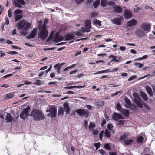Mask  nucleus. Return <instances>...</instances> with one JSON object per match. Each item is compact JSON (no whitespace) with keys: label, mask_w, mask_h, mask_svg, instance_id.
Here are the masks:
<instances>
[{"label":"nucleus","mask_w":155,"mask_h":155,"mask_svg":"<svg viewBox=\"0 0 155 155\" xmlns=\"http://www.w3.org/2000/svg\"><path fill=\"white\" fill-rule=\"evenodd\" d=\"M30 109V107L28 106L26 108L23 109V112L27 114V115L28 114V110Z\"/></svg>","instance_id":"a19ab883"},{"label":"nucleus","mask_w":155,"mask_h":155,"mask_svg":"<svg viewBox=\"0 0 155 155\" xmlns=\"http://www.w3.org/2000/svg\"><path fill=\"white\" fill-rule=\"evenodd\" d=\"M14 92L8 93L6 94L5 96V97L7 99L11 98L15 96Z\"/></svg>","instance_id":"5701e85b"},{"label":"nucleus","mask_w":155,"mask_h":155,"mask_svg":"<svg viewBox=\"0 0 155 155\" xmlns=\"http://www.w3.org/2000/svg\"><path fill=\"white\" fill-rule=\"evenodd\" d=\"M113 127H114V126L112 124H108L107 125V129L110 131H112V128Z\"/></svg>","instance_id":"603ef678"},{"label":"nucleus","mask_w":155,"mask_h":155,"mask_svg":"<svg viewBox=\"0 0 155 155\" xmlns=\"http://www.w3.org/2000/svg\"><path fill=\"white\" fill-rule=\"evenodd\" d=\"M99 152L101 154L104 155L105 154V151L102 149H101L99 150Z\"/></svg>","instance_id":"774afa93"},{"label":"nucleus","mask_w":155,"mask_h":155,"mask_svg":"<svg viewBox=\"0 0 155 155\" xmlns=\"http://www.w3.org/2000/svg\"><path fill=\"white\" fill-rule=\"evenodd\" d=\"M13 75L12 74H10L4 76L2 78H6Z\"/></svg>","instance_id":"0e129e2a"},{"label":"nucleus","mask_w":155,"mask_h":155,"mask_svg":"<svg viewBox=\"0 0 155 155\" xmlns=\"http://www.w3.org/2000/svg\"><path fill=\"white\" fill-rule=\"evenodd\" d=\"M22 12V11L20 9H17L13 12V13L15 15H17L19 14H21Z\"/></svg>","instance_id":"58836bf2"},{"label":"nucleus","mask_w":155,"mask_h":155,"mask_svg":"<svg viewBox=\"0 0 155 155\" xmlns=\"http://www.w3.org/2000/svg\"><path fill=\"white\" fill-rule=\"evenodd\" d=\"M106 123V121L105 119H104L101 124V126L102 127L104 126Z\"/></svg>","instance_id":"69168bd1"},{"label":"nucleus","mask_w":155,"mask_h":155,"mask_svg":"<svg viewBox=\"0 0 155 155\" xmlns=\"http://www.w3.org/2000/svg\"><path fill=\"white\" fill-rule=\"evenodd\" d=\"M85 24L88 27H90L91 26V21H90L87 20L85 22Z\"/></svg>","instance_id":"3c124183"},{"label":"nucleus","mask_w":155,"mask_h":155,"mask_svg":"<svg viewBox=\"0 0 155 155\" xmlns=\"http://www.w3.org/2000/svg\"><path fill=\"white\" fill-rule=\"evenodd\" d=\"M124 118L122 115L116 112H115L112 116V119L115 121H117L118 119H123Z\"/></svg>","instance_id":"0eeeda50"},{"label":"nucleus","mask_w":155,"mask_h":155,"mask_svg":"<svg viewBox=\"0 0 155 155\" xmlns=\"http://www.w3.org/2000/svg\"><path fill=\"white\" fill-rule=\"evenodd\" d=\"M5 118L7 120L6 122H11L12 121L11 114L9 113H7Z\"/></svg>","instance_id":"6ab92c4d"},{"label":"nucleus","mask_w":155,"mask_h":155,"mask_svg":"<svg viewBox=\"0 0 155 155\" xmlns=\"http://www.w3.org/2000/svg\"><path fill=\"white\" fill-rule=\"evenodd\" d=\"M144 140V138L142 136H140L137 140V142L138 143H141Z\"/></svg>","instance_id":"2f4dec72"},{"label":"nucleus","mask_w":155,"mask_h":155,"mask_svg":"<svg viewBox=\"0 0 155 155\" xmlns=\"http://www.w3.org/2000/svg\"><path fill=\"white\" fill-rule=\"evenodd\" d=\"M28 115L22 111L21 113L20 114V117L23 119H24L26 117V116H27Z\"/></svg>","instance_id":"37998d69"},{"label":"nucleus","mask_w":155,"mask_h":155,"mask_svg":"<svg viewBox=\"0 0 155 155\" xmlns=\"http://www.w3.org/2000/svg\"><path fill=\"white\" fill-rule=\"evenodd\" d=\"M17 1L18 3H21L22 5H24L25 4V2L24 0H17Z\"/></svg>","instance_id":"052dcab7"},{"label":"nucleus","mask_w":155,"mask_h":155,"mask_svg":"<svg viewBox=\"0 0 155 155\" xmlns=\"http://www.w3.org/2000/svg\"><path fill=\"white\" fill-rule=\"evenodd\" d=\"M39 31L38 36L39 38H41V40H45L48 36V32L47 30L38 29Z\"/></svg>","instance_id":"7ed1b4c3"},{"label":"nucleus","mask_w":155,"mask_h":155,"mask_svg":"<svg viewBox=\"0 0 155 155\" xmlns=\"http://www.w3.org/2000/svg\"><path fill=\"white\" fill-rule=\"evenodd\" d=\"M126 103L129 106H132V104L130 100L127 98H125Z\"/></svg>","instance_id":"7c9ffc66"},{"label":"nucleus","mask_w":155,"mask_h":155,"mask_svg":"<svg viewBox=\"0 0 155 155\" xmlns=\"http://www.w3.org/2000/svg\"><path fill=\"white\" fill-rule=\"evenodd\" d=\"M137 21L136 20L132 19L128 21L127 23V26L128 27H130L136 25L137 24Z\"/></svg>","instance_id":"f8f14e48"},{"label":"nucleus","mask_w":155,"mask_h":155,"mask_svg":"<svg viewBox=\"0 0 155 155\" xmlns=\"http://www.w3.org/2000/svg\"><path fill=\"white\" fill-rule=\"evenodd\" d=\"M104 133V130L102 131L99 134V137L101 140H102L103 138V134Z\"/></svg>","instance_id":"864d4df0"},{"label":"nucleus","mask_w":155,"mask_h":155,"mask_svg":"<svg viewBox=\"0 0 155 155\" xmlns=\"http://www.w3.org/2000/svg\"><path fill=\"white\" fill-rule=\"evenodd\" d=\"M58 115H59L60 114H61L62 115H63L64 110H63V108L62 107H60L58 109Z\"/></svg>","instance_id":"473e14b6"},{"label":"nucleus","mask_w":155,"mask_h":155,"mask_svg":"<svg viewBox=\"0 0 155 155\" xmlns=\"http://www.w3.org/2000/svg\"><path fill=\"white\" fill-rule=\"evenodd\" d=\"M64 38L65 41H67L73 39L74 37L73 35L70 34H67L64 36Z\"/></svg>","instance_id":"2eb2a0df"},{"label":"nucleus","mask_w":155,"mask_h":155,"mask_svg":"<svg viewBox=\"0 0 155 155\" xmlns=\"http://www.w3.org/2000/svg\"><path fill=\"white\" fill-rule=\"evenodd\" d=\"M26 24V21L24 20L20 21L17 23L16 26L18 29H22Z\"/></svg>","instance_id":"423d86ee"},{"label":"nucleus","mask_w":155,"mask_h":155,"mask_svg":"<svg viewBox=\"0 0 155 155\" xmlns=\"http://www.w3.org/2000/svg\"><path fill=\"white\" fill-rule=\"evenodd\" d=\"M113 22L115 24L118 25H120L121 23V19L118 18L114 19Z\"/></svg>","instance_id":"b1692460"},{"label":"nucleus","mask_w":155,"mask_h":155,"mask_svg":"<svg viewBox=\"0 0 155 155\" xmlns=\"http://www.w3.org/2000/svg\"><path fill=\"white\" fill-rule=\"evenodd\" d=\"M30 116L36 121L43 120L44 119V115L42 112L37 109L33 110L30 114Z\"/></svg>","instance_id":"f257e3e1"},{"label":"nucleus","mask_w":155,"mask_h":155,"mask_svg":"<svg viewBox=\"0 0 155 155\" xmlns=\"http://www.w3.org/2000/svg\"><path fill=\"white\" fill-rule=\"evenodd\" d=\"M116 109L119 111L121 112L123 109H122V107L119 103H118L116 105Z\"/></svg>","instance_id":"e433bc0d"},{"label":"nucleus","mask_w":155,"mask_h":155,"mask_svg":"<svg viewBox=\"0 0 155 155\" xmlns=\"http://www.w3.org/2000/svg\"><path fill=\"white\" fill-rule=\"evenodd\" d=\"M94 146L96 147V149H97L100 147V143H95L94 144Z\"/></svg>","instance_id":"680f3d73"},{"label":"nucleus","mask_w":155,"mask_h":155,"mask_svg":"<svg viewBox=\"0 0 155 155\" xmlns=\"http://www.w3.org/2000/svg\"><path fill=\"white\" fill-rule=\"evenodd\" d=\"M151 25L150 24L144 23L141 25V28L147 32L150 31Z\"/></svg>","instance_id":"39448f33"},{"label":"nucleus","mask_w":155,"mask_h":155,"mask_svg":"<svg viewBox=\"0 0 155 155\" xmlns=\"http://www.w3.org/2000/svg\"><path fill=\"white\" fill-rule=\"evenodd\" d=\"M36 82L34 83V84L37 85H40L42 84V83H41V81L40 80L37 79L36 81Z\"/></svg>","instance_id":"de8ad7c7"},{"label":"nucleus","mask_w":155,"mask_h":155,"mask_svg":"<svg viewBox=\"0 0 155 155\" xmlns=\"http://www.w3.org/2000/svg\"><path fill=\"white\" fill-rule=\"evenodd\" d=\"M96 127L95 124L94 123L90 122V124L89 126V127L90 129H94Z\"/></svg>","instance_id":"a18cd8bd"},{"label":"nucleus","mask_w":155,"mask_h":155,"mask_svg":"<svg viewBox=\"0 0 155 155\" xmlns=\"http://www.w3.org/2000/svg\"><path fill=\"white\" fill-rule=\"evenodd\" d=\"M55 39L56 41V42H58L62 41L64 39V37L62 36L59 35L57 37H55Z\"/></svg>","instance_id":"393cba45"},{"label":"nucleus","mask_w":155,"mask_h":155,"mask_svg":"<svg viewBox=\"0 0 155 155\" xmlns=\"http://www.w3.org/2000/svg\"><path fill=\"white\" fill-rule=\"evenodd\" d=\"M8 15L9 18H11L12 17L11 10L10 9H9L8 11Z\"/></svg>","instance_id":"bf43d9fd"},{"label":"nucleus","mask_w":155,"mask_h":155,"mask_svg":"<svg viewBox=\"0 0 155 155\" xmlns=\"http://www.w3.org/2000/svg\"><path fill=\"white\" fill-rule=\"evenodd\" d=\"M143 104L144 106V107L147 110H151V107H150L148 105V104L145 103H143Z\"/></svg>","instance_id":"09e8293b"},{"label":"nucleus","mask_w":155,"mask_h":155,"mask_svg":"<svg viewBox=\"0 0 155 155\" xmlns=\"http://www.w3.org/2000/svg\"><path fill=\"white\" fill-rule=\"evenodd\" d=\"M83 86H68V89H72V88H82Z\"/></svg>","instance_id":"49530a36"},{"label":"nucleus","mask_w":155,"mask_h":155,"mask_svg":"<svg viewBox=\"0 0 155 155\" xmlns=\"http://www.w3.org/2000/svg\"><path fill=\"white\" fill-rule=\"evenodd\" d=\"M14 3L15 5L16 6L18 7L19 8H21V5L19 3L17 2H14Z\"/></svg>","instance_id":"6e6d98bb"},{"label":"nucleus","mask_w":155,"mask_h":155,"mask_svg":"<svg viewBox=\"0 0 155 155\" xmlns=\"http://www.w3.org/2000/svg\"><path fill=\"white\" fill-rule=\"evenodd\" d=\"M100 2L99 0H96L95 2H93V5L95 8H97L98 6L100 4Z\"/></svg>","instance_id":"c756f323"},{"label":"nucleus","mask_w":155,"mask_h":155,"mask_svg":"<svg viewBox=\"0 0 155 155\" xmlns=\"http://www.w3.org/2000/svg\"><path fill=\"white\" fill-rule=\"evenodd\" d=\"M49 113L48 114V116H50L51 118L56 117L57 110L56 108L53 107L50 108L49 109Z\"/></svg>","instance_id":"20e7f679"},{"label":"nucleus","mask_w":155,"mask_h":155,"mask_svg":"<svg viewBox=\"0 0 155 155\" xmlns=\"http://www.w3.org/2000/svg\"><path fill=\"white\" fill-rule=\"evenodd\" d=\"M146 90L148 94L150 96H152L153 95V93L151 88L148 86H147L146 87Z\"/></svg>","instance_id":"dca6fc26"},{"label":"nucleus","mask_w":155,"mask_h":155,"mask_svg":"<svg viewBox=\"0 0 155 155\" xmlns=\"http://www.w3.org/2000/svg\"><path fill=\"white\" fill-rule=\"evenodd\" d=\"M104 147L105 149L108 150H110L111 149L110 145L108 144H105L104 145Z\"/></svg>","instance_id":"5fc2aeb1"},{"label":"nucleus","mask_w":155,"mask_h":155,"mask_svg":"<svg viewBox=\"0 0 155 155\" xmlns=\"http://www.w3.org/2000/svg\"><path fill=\"white\" fill-rule=\"evenodd\" d=\"M133 140L131 139L124 140V143L126 145H129L133 143Z\"/></svg>","instance_id":"bb28decb"},{"label":"nucleus","mask_w":155,"mask_h":155,"mask_svg":"<svg viewBox=\"0 0 155 155\" xmlns=\"http://www.w3.org/2000/svg\"><path fill=\"white\" fill-rule=\"evenodd\" d=\"M104 134H105V136H106V137L107 138H109L110 136V132L108 131L106 129L105 131V132H104Z\"/></svg>","instance_id":"c9c22d12"},{"label":"nucleus","mask_w":155,"mask_h":155,"mask_svg":"<svg viewBox=\"0 0 155 155\" xmlns=\"http://www.w3.org/2000/svg\"><path fill=\"white\" fill-rule=\"evenodd\" d=\"M54 68L56 70L57 73L59 74L60 73L61 66H60L59 63L56 64L54 66Z\"/></svg>","instance_id":"f3484780"},{"label":"nucleus","mask_w":155,"mask_h":155,"mask_svg":"<svg viewBox=\"0 0 155 155\" xmlns=\"http://www.w3.org/2000/svg\"><path fill=\"white\" fill-rule=\"evenodd\" d=\"M134 100L139 107L142 108L143 107L142 104L139 100L135 98L134 99Z\"/></svg>","instance_id":"4be33fe9"},{"label":"nucleus","mask_w":155,"mask_h":155,"mask_svg":"<svg viewBox=\"0 0 155 155\" xmlns=\"http://www.w3.org/2000/svg\"><path fill=\"white\" fill-rule=\"evenodd\" d=\"M7 53L10 55H15L18 54V52L15 51H10L7 52Z\"/></svg>","instance_id":"8fccbe9b"},{"label":"nucleus","mask_w":155,"mask_h":155,"mask_svg":"<svg viewBox=\"0 0 155 155\" xmlns=\"http://www.w3.org/2000/svg\"><path fill=\"white\" fill-rule=\"evenodd\" d=\"M93 22L96 24L97 25L99 26H101V22L99 20L97 19L94 20L93 21Z\"/></svg>","instance_id":"c03bdc74"},{"label":"nucleus","mask_w":155,"mask_h":155,"mask_svg":"<svg viewBox=\"0 0 155 155\" xmlns=\"http://www.w3.org/2000/svg\"><path fill=\"white\" fill-rule=\"evenodd\" d=\"M15 21H17L20 19H21L23 18V15H15Z\"/></svg>","instance_id":"c85d7f7f"},{"label":"nucleus","mask_w":155,"mask_h":155,"mask_svg":"<svg viewBox=\"0 0 155 155\" xmlns=\"http://www.w3.org/2000/svg\"><path fill=\"white\" fill-rule=\"evenodd\" d=\"M141 8L138 7V4H137L135 6L134 11L136 12H138V11Z\"/></svg>","instance_id":"ea45409f"},{"label":"nucleus","mask_w":155,"mask_h":155,"mask_svg":"<svg viewBox=\"0 0 155 155\" xmlns=\"http://www.w3.org/2000/svg\"><path fill=\"white\" fill-rule=\"evenodd\" d=\"M114 11L117 13H120L122 12L123 9L121 7L119 6H116L114 7Z\"/></svg>","instance_id":"ddd939ff"},{"label":"nucleus","mask_w":155,"mask_h":155,"mask_svg":"<svg viewBox=\"0 0 155 155\" xmlns=\"http://www.w3.org/2000/svg\"><path fill=\"white\" fill-rule=\"evenodd\" d=\"M38 29H41L44 30H47V25L46 23L45 22L42 26H39Z\"/></svg>","instance_id":"4c0bfd02"},{"label":"nucleus","mask_w":155,"mask_h":155,"mask_svg":"<svg viewBox=\"0 0 155 155\" xmlns=\"http://www.w3.org/2000/svg\"><path fill=\"white\" fill-rule=\"evenodd\" d=\"M134 96L138 99H140V98L138 94L137 93H135L133 94Z\"/></svg>","instance_id":"338daca9"},{"label":"nucleus","mask_w":155,"mask_h":155,"mask_svg":"<svg viewBox=\"0 0 155 155\" xmlns=\"http://www.w3.org/2000/svg\"><path fill=\"white\" fill-rule=\"evenodd\" d=\"M124 121L123 120H119V123H118V125H123L124 124Z\"/></svg>","instance_id":"e2e57ef3"},{"label":"nucleus","mask_w":155,"mask_h":155,"mask_svg":"<svg viewBox=\"0 0 155 155\" xmlns=\"http://www.w3.org/2000/svg\"><path fill=\"white\" fill-rule=\"evenodd\" d=\"M128 136L127 133H125L123 135L121 136L120 138V141H122L124 139H127V137Z\"/></svg>","instance_id":"cd10ccee"},{"label":"nucleus","mask_w":155,"mask_h":155,"mask_svg":"<svg viewBox=\"0 0 155 155\" xmlns=\"http://www.w3.org/2000/svg\"><path fill=\"white\" fill-rule=\"evenodd\" d=\"M64 110L66 112V114H69L70 112V109L68 103L65 102L63 104Z\"/></svg>","instance_id":"9b49d317"},{"label":"nucleus","mask_w":155,"mask_h":155,"mask_svg":"<svg viewBox=\"0 0 155 155\" xmlns=\"http://www.w3.org/2000/svg\"><path fill=\"white\" fill-rule=\"evenodd\" d=\"M76 64H73L71 66H70L68 67H66L63 70V71H65L69 69H71L74 67L76 66Z\"/></svg>","instance_id":"f704fd0d"},{"label":"nucleus","mask_w":155,"mask_h":155,"mask_svg":"<svg viewBox=\"0 0 155 155\" xmlns=\"http://www.w3.org/2000/svg\"><path fill=\"white\" fill-rule=\"evenodd\" d=\"M137 78V76L136 75H134L131 76L130 78L128 79V81H130L134 80Z\"/></svg>","instance_id":"13d9d810"},{"label":"nucleus","mask_w":155,"mask_h":155,"mask_svg":"<svg viewBox=\"0 0 155 155\" xmlns=\"http://www.w3.org/2000/svg\"><path fill=\"white\" fill-rule=\"evenodd\" d=\"M134 64L135 66L136 67H138L139 68H142L143 66V64L139 63H134Z\"/></svg>","instance_id":"72a5a7b5"},{"label":"nucleus","mask_w":155,"mask_h":155,"mask_svg":"<svg viewBox=\"0 0 155 155\" xmlns=\"http://www.w3.org/2000/svg\"><path fill=\"white\" fill-rule=\"evenodd\" d=\"M125 117H128L129 115V110L125 109H123L120 112Z\"/></svg>","instance_id":"aec40b11"},{"label":"nucleus","mask_w":155,"mask_h":155,"mask_svg":"<svg viewBox=\"0 0 155 155\" xmlns=\"http://www.w3.org/2000/svg\"><path fill=\"white\" fill-rule=\"evenodd\" d=\"M140 95L142 98L145 101H147L148 100V98L146 94L143 91H141Z\"/></svg>","instance_id":"412c9836"},{"label":"nucleus","mask_w":155,"mask_h":155,"mask_svg":"<svg viewBox=\"0 0 155 155\" xmlns=\"http://www.w3.org/2000/svg\"><path fill=\"white\" fill-rule=\"evenodd\" d=\"M108 2L107 0H102L101 2V5L102 7H105L108 5Z\"/></svg>","instance_id":"a878e982"},{"label":"nucleus","mask_w":155,"mask_h":155,"mask_svg":"<svg viewBox=\"0 0 155 155\" xmlns=\"http://www.w3.org/2000/svg\"><path fill=\"white\" fill-rule=\"evenodd\" d=\"M117 57V56H114L113 55H110L109 58H112L111 60V61H115L116 62H119V60H122L121 58L120 57H118V59H116V58Z\"/></svg>","instance_id":"a211bd4d"},{"label":"nucleus","mask_w":155,"mask_h":155,"mask_svg":"<svg viewBox=\"0 0 155 155\" xmlns=\"http://www.w3.org/2000/svg\"><path fill=\"white\" fill-rule=\"evenodd\" d=\"M75 112L81 117H84L85 118H87L89 115V112L87 109H79L76 110Z\"/></svg>","instance_id":"f03ea898"},{"label":"nucleus","mask_w":155,"mask_h":155,"mask_svg":"<svg viewBox=\"0 0 155 155\" xmlns=\"http://www.w3.org/2000/svg\"><path fill=\"white\" fill-rule=\"evenodd\" d=\"M132 17L131 12L128 10H125L124 13V17L126 19H128Z\"/></svg>","instance_id":"1a4fd4ad"},{"label":"nucleus","mask_w":155,"mask_h":155,"mask_svg":"<svg viewBox=\"0 0 155 155\" xmlns=\"http://www.w3.org/2000/svg\"><path fill=\"white\" fill-rule=\"evenodd\" d=\"M108 5L109 6H113L114 8V7L115 6V3L113 1H109L108 2Z\"/></svg>","instance_id":"79ce46f5"},{"label":"nucleus","mask_w":155,"mask_h":155,"mask_svg":"<svg viewBox=\"0 0 155 155\" xmlns=\"http://www.w3.org/2000/svg\"><path fill=\"white\" fill-rule=\"evenodd\" d=\"M135 33L136 35L139 37H142L145 35L144 32L141 29H137L135 31Z\"/></svg>","instance_id":"9d476101"},{"label":"nucleus","mask_w":155,"mask_h":155,"mask_svg":"<svg viewBox=\"0 0 155 155\" xmlns=\"http://www.w3.org/2000/svg\"><path fill=\"white\" fill-rule=\"evenodd\" d=\"M25 26V27H24V28L23 29V31L21 32V34L24 35L26 34V31L30 28L31 26V24L28 22L27 23H26V24Z\"/></svg>","instance_id":"4468645a"},{"label":"nucleus","mask_w":155,"mask_h":155,"mask_svg":"<svg viewBox=\"0 0 155 155\" xmlns=\"http://www.w3.org/2000/svg\"><path fill=\"white\" fill-rule=\"evenodd\" d=\"M37 33V29H34L31 31V33L26 37V38L28 39L33 38L36 36Z\"/></svg>","instance_id":"6e6552de"},{"label":"nucleus","mask_w":155,"mask_h":155,"mask_svg":"<svg viewBox=\"0 0 155 155\" xmlns=\"http://www.w3.org/2000/svg\"><path fill=\"white\" fill-rule=\"evenodd\" d=\"M88 125V121L85 120L84 123V126L86 128H87Z\"/></svg>","instance_id":"4d7b16f0"}]
</instances>
